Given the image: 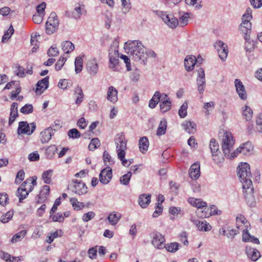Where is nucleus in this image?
Returning a JSON list of instances; mask_svg holds the SVG:
<instances>
[{
	"label": "nucleus",
	"instance_id": "49530a36",
	"mask_svg": "<svg viewBox=\"0 0 262 262\" xmlns=\"http://www.w3.org/2000/svg\"><path fill=\"white\" fill-rule=\"evenodd\" d=\"M180 245L178 243H171L169 244L165 245V248L170 252H175L178 249Z\"/></svg>",
	"mask_w": 262,
	"mask_h": 262
},
{
	"label": "nucleus",
	"instance_id": "7ed1b4c3",
	"mask_svg": "<svg viewBox=\"0 0 262 262\" xmlns=\"http://www.w3.org/2000/svg\"><path fill=\"white\" fill-rule=\"evenodd\" d=\"M237 175L243 185L247 184V181H251L250 165L247 163H241L238 166Z\"/></svg>",
	"mask_w": 262,
	"mask_h": 262
},
{
	"label": "nucleus",
	"instance_id": "4c0bfd02",
	"mask_svg": "<svg viewBox=\"0 0 262 262\" xmlns=\"http://www.w3.org/2000/svg\"><path fill=\"white\" fill-rule=\"evenodd\" d=\"M53 173V170L49 169L45 171L42 174V179L46 184H49L51 181V177Z\"/></svg>",
	"mask_w": 262,
	"mask_h": 262
},
{
	"label": "nucleus",
	"instance_id": "603ef678",
	"mask_svg": "<svg viewBox=\"0 0 262 262\" xmlns=\"http://www.w3.org/2000/svg\"><path fill=\"white\" fill-rule=\"evenodd\" d=\"M190 13H185L183 16L180 17L179 24L181 27H184L188 24V18Z\"/></svg>",
	"mask_w": 262,
	"mask_h": 262
},
{
	"label": "nucleus",
	"instance_id": "4d7b16f0",
	"mask_svg": "<svg viewBox=\"0 0 262 262\" xmlns=\"http://www.w3.org/2000/svg\"><path fill=\"white\" fill-rule=\"evenodd\" d=\"M68 136L73 139H77L80 137V133L77 129L72 128L69 130Z\"/></svg>",
	"mask_w": 262,
	"mask_h": 262
},
{
	"label": "nucleus",
	"instance_id": "58836bf2",
	"mask_svg": "<svg viewBox=\"0 0 262 262\" xmlns=\"http://www.w3.org/2000/svg\"><path fill=\"white\" fill-rule=\"evenodd\" d=\"M83 67V60L80 56H78L76 58L75 61V72L76 73H80Z\"/></svg>",
	"mask_w": 262,
	"mask_h": 262
},
{
	"label": "nucleus",
	"instance_id": "2f4dec72",
	"mask_svg": "<svg viewBox=\"0 0 262 262\" xmlns=\"http://www.w3.org/2000/svg\"><path fill=\"white\" fill-rule=\"evenodd\" d=\"M243 111V116L246 121H250L253 116V111L252 109L245 105L242 108Z\"/></svg>",
	"mask_w": 262,
	"mask_h": 262
},
{
	"label": "nucleus",
	"instance_id": "a18cd8bd",
	"mask_svg": "<svg viewBox=\"0 0 262 262\" xmlns=\"http://www.w3.org/2000/svg\"><path fill=\"white\" fill-rule=\"evenodd\" d=\"M222 213L221 210L217 209V207L214 205H211L209 207V213L204 215V216L209 217L213 215H220Z\"/></svg>",
	"mask_w": 262,
	"mask_h": 262
},
{
	"label": "nucleus",
	"instance_id": "f8f14e48",
	"mask_svg": "<svg viewBox=\"0 0 262 262\" xmlns=\"http://www.w3.org/2000/svg\"><path fill=\"white\" fill-rule=\"evenodd\" d=\"M214 46L217 51L219 57L222 60L224 61L228 55L227 46L223 41H219L215 42Z\"/></svg>",
	"mask_w": 262,
	"mask_h": 262
},
{
	"label": "nucleus",
	"instance_id": "f257e3e1",
	"mask_svg": "<svg viewBox=\"0 0 262 262\" xmlns=\"http://www.w3.org/2000/svg\"><path fill=\"white\" fill-rule=\"evenodd\" d=\"M125 49H128L130 56L135 61L141 60L144 64L147 59L146 48L140 41L133 40L130 42H125Z\"/></svg>",
	"mask_w": 262,
	"mask_h": 262
},
{
	"label": "nucleus",
	"instance_id": "1a4fd4ad",
	"mask_svg": "<svg viewBox=\"0 0 262 262\" xmlns=\"http://www.w3.org/2000/svg\"><path fill=\"white\" fill-rule=\"evenodd\" d=\"M157 15L160 17L164 23L170 28H175L179 25L178 19L172 16L167 14L165 12L160 11H154Z\"/></svg>",
	"mask_w": 262,
	"mask_h": 262
},
{
	"label": "nucleus",
	"instance_id": "4468645a",
	"mask_svg": "<svg viewBox=\"0 0 262 262\" xmlns=\"http://www.w3.org/2000/svg\"><path fill=\"white\" fill-rule=\"evenodd\" d=\"M86 68L88 73L91 76H95L98 72V63L95 58H91L88 60Z\"/></svg>",
	"mask_w": 262,
	"mask_h": 262
},
{
	"label": "nucleus",
	"instance_id": "a211bd4d",
	"mask_svg": "<svg viewBox=\"0 0 262 262\" xmlns=\"http://www.w3.org/2000/svg\"><path fill=\"white\" fill-rule=\"evenodd\" d=\"M54 135V132L52 130V127H47L40 134V140L42 144L48 143Z\"/></svg>",
	"mask_w": 262,
	"mask_h": 262
},
{
	"label": "nucleus",
	"instance_id": "412c9836",
	"mask_svg": "<svg viewBox=\"0 0 262 262\" xmlns=\"http://www.w3.org/2000/svg\"><path fill=\"white\" fill-rule=\"evenodd\" d=\"M119 63V53L118 51H115L114 54H110V65L109 67L113 71H117L116 66Z\"/></svg>",
	"mask_w": 262,
	"mask_h": 262
},
{
	"label": "nucleus",
	"instance_id": "5701e85b",
	"mask_svg": "<svg viewBox=\"0 0 262 262\" xmlns=\"http://www.w3.org/2000/svg\"><path fill=\"white\" fill-rule=\"evenodd\" d=\"M249 223L247 222L246 219L243 215L239 214L236 217V226L238 230L243 229V228H248Z\"/></svg>",
	"mask_w": 262,
	"mask_h": 262
},
{
	"label": "nucleus",
	"instance_id": "6e6552de",
	"mask_svg": "<svg viewBox=\"0 0 262 262\" xmlns=\"http://www.w3.org/2000/svg\"><path fill=\"white\" fill-rule=\"evenodd\" d=\"M151 243L154 247L158 249H162L165 247V239L161 233L155 231L150 233Z\"/></svg>",
	"mask_w": 262,
	"mask_h": 262
},
{
	"label": "nucleus",
	"instance_id": "b1692460",
	"mask_svg": "<svg viewBox=\"0 0 262 262\" xmlns=\"http://www.w3.org/2000/svg\"><path fill=\"white\" fill-rule=\"evenodd\" d=\"M183 129L189 134H194L196 132V124L194 122L185 121L182 124Z\"/></svg>",
	"mask_w": 262,
	"mask_h": 262
},
{
	"label": "nucleus",
	"instance_id": "f3484780",
	"mask_svg": "<svg viewBox=\"0 0 262 262\" xmlns=\"http://www.w3.org/2000/svg\"><path fill=\"white\" fill-rule=\"evenodd\" d=\"M49 76H47L37 82L35 91L37 95L41 94L47 89L49 86Z\"/></svg>",
	"mask_w": 262,
	"mask_h": 262
},
{
	"label": "nucleus",
	"instance_id": "79ce46f5",
	"mask_svg": "<svg viewBox=\"0 0 262 262\" xmlns=\"http://www.w3.org/2000/svg\"><path fill=\"white\" fill-rule=\"evenodd\" d=\"M132 175V172L129 171L127 173L121 177L120 178V183L124 185H127L129 184Z\"/></svg>",
	"mask_w": 262,
	"mask_h": 262
},
{
	"label": "nucleus",
	"instance_id": "e2e57ef3",
	"mask_svg": "<svg viewBox=\"0 0 262 262\" xmlns=\"http://www.w3.org/2000/svg\"><path fill=\"white\" fill-rule=\"evenodd\" d=\"M252 10L251 8H248L247 9L246 13L243 15L242 20H245L250 22L252 19Z\"/></svg>",
	"mask_w": 262,
	"mask_h": 262
},
{
	"label": "nucleus",
	"instance_id": "69168bd1",
	"mask_svg": "<svg viewBox=\"0 0 262 262\" xmlns=\"http://www.w3.org/2000/svg\"><path fill=\"white\" fill-rule=\"evenodd\" d=\"M59 51L55 46L51 47L48 51V55L49 57L56 56L58 55Z\"/></svg>",
	"mask_w": 262,
	"mask_h": 262
},
{
	"label": "nucleus",
	"instance_id": "20e7f679",
	"mask_svg": "<svg viewBox=\"0 0 262 262\" xmlns=\"http://www.w3.org/2000/svg\"><path fill=\"white\" fill-rule=\"evenodd\" d=\"M115 143L118 158H123L125 156L127 144L124 134L122 133L117 134L115 138Z\"/></svg>",
	"mask_w": 262,
	"mask_h": 262
},
{
	"label": "nucleus",
	"instance_id": "bf43d9fd",
	"mask_svg": "<svg viewBox=\"0 0 262 262\" xmlns=\"http://www.w3.org/2000/svg\"><path fill=\"white\" fill-rule=\"evenodd\" d=\"M13 212L9 211L1 217V221L3 223H6L12 217Z\"/></svg>",
	"mask_w": 262,
	"mask_h": 262
},
{
	"label": "nucleus",
	"instance_id": "de8ad7c7",
	"mask_svg": "<svg viewBox=\"0 0 262 262\" xmlns=\"http://www.w3.org/2000/svg\"><path fill=\"white\" fill-rule=\"evenodd\" d=\"M188 108V103L185 101L181 106L179 110V115L182 118H185L187 114V110Z\"/></svg>",
	"mask_w": 262,
	"mask_h": 262
},
{
	"label": "nucleus",
	"instance_id": "9d476101",
	"mask_svg": "<svg viewBox=\"0 0 262 262\" xmlns=\"http://www.w3.org/2000/svg\"><path fill=\"white\" fill-rule=\"evenodd\" d=\"M71 189L73 192L79 195L86 194L88 192L86 185L81 180H73Z\"/></svg>",
	"mask_w": 262,
	"mask_h": 262
},
{
	"label": "nucleus",
	"instance_id": "aec40b11",
	"mask_svg": "<svg viewBox=\"0 0 262 262\" xmlns=\"http://www.w3.org/2000/svg\"><path fill=\"white\" fill-rule=\"evenodd\" d=\"M189 177L192 179L196 180L200 176V164L195 163L193 164L189 170Z\"/></svg>",
	"mask_w": 262,
	"mask_h": 262
},
{
	"label": "nucleus",
	"instance_id": "cd10ccee",
	"mask_svg": "<svg viewBox=\"0 0 262 262\" xmlns=\"http://www.w3.org/2000/svg\"><path fill=\"white\" fill-rule=\"evenodd\" d=\"M26 187V183H23L17 190L16 195L19 198V202H21L29 194Z\"/></svg>",
	"mask_w": 262,
	"mask_h": 262
},
{
	"label": "nucleus",
	"instance_id": "f704fd0d",
	"mask_svg": "<svg viewBox=\"0 0 262 262\" xmlns=\"http://www.w3.org/2000/svg\"><path fill=\"white\" fill-rule=\"evenodd\" d=\"M167 127V122L166 120H161L157 130V136L164 135Z\"/></svg>",
	"mask_w": 262,
	"mask_h": 262
},
{
	"label": "nucleus",
	"instance_id": "c85d7f7f",
	"mask_svg": "<svg viewBox=\"0 0 262 262\" xmlns=\"http://www.w3.org/2000/svg\"><path fill=\"white\" fill-rule=\"evenodd\" d=\"M139 146L140 151L143 154L145 153L149 146L148 138L145 136L141 138L139 141Z\"/></svg>",
	"mask_w": 262,
	"mask_h": 262
},
{
	"label": "nucleus",
	"instance_id": "864d4df0",
	"mask_svg": "<svg viewBox=\"0 0 262 262\" xmlns=\"http://www.w3.org/2000/svg\"><path fill=\"white\" fill-rule=\"evenodd\" d=\"M256 129L257 132L262 133V113L258 115L256 120Z\"/></svg>",
	"mask_w": 262,
	"mask_h": 262
},
{
	"label": "nucleus",
	"instance_id": "ddd939ff",
	"mask_svg": "<svg viewBox=\"0 0 262 262\" xmlns=\"http://www.w3.org/2000/svg\"><path fill=\"white\" fill-rule=\"evenodd\" d=\"M112 178V170L110 167H106L101 170L99 174V181L103 184H108Z\"/></svg>",
	"mask_w": 262,
	"mask_h": 262
},
{
	"label": "nucleus",
	"instance_id": "72a5a7b5",
	"mask_svg": "<svg viewBox=\"0 0 262 262\" xmlns=\"http://www.w3.org/2000/svg\"><path fill=\"white\" fill-rule=\"evenodd\" d=\"M74 45L70 41H65L62 43V49L65 53H69L74 50Z\"/></svg>",
	"mask_w": 262,
	"mask_h": 262
},
{
	"label": "nucleus",
	"instance_id": "338daca9",
	"mask_svg": "<svg viewBox=\"0 0 262 262\" xmlns=\"http://www.w3.org/2000/svg\"><path fill=\"white\" fill-rule=\"evenodd\" d=\"M118 91L113 86H110L108 88L107 92V98H113L117 96Z\"/></svg>",
	"mask_w": 262,
	"mask_h": 262
},
{
	"label": "nucleus",
	"instance_id": "473e14b6",
	"mask_svg": "<svg viewBox=\"0 0 262 262\" xmlns=\"http://www.w3.org/2000/svg\"><path fill=\"white\" fill-rule=\"evenodd\" d=\"M70 202L72 204L74 209L76 211H79L82 209L85 205L83 203L80 202L78 201L77 199L73 198L70 200Z\"/></svg>",
	"mask_w": 262,
	"mask_h": 262
},
{
	"label": "nucleus",
	"instance_id": "5fc2aeb1",
	"mask_svg": "<svg viewBox=\"0 0 262 262\" xmlns=\"http://www.w3.org/2000/svg\"><path fill=\"white\" fill-rule=\"evenodd\" d=\"M72 84L70 81L67 79H61L58 84V86L59 88L62 89H66L68 87L71 86Z\"/></svg>",
	"mask_w": 262,
	"mask_h": 262
},
{
	"label": "nucleus",
	"instance_id": "7c9ffc66",
	"mask_svg": "<svg viewBox=\"0 0 262 262\" xmlns=\"http://www.w3.org/2000/svg\"><path fill=\"white\" fill-rule=\"evenodd\" d=\"M194 224L200 231H209L212 228V227L210 224L205 221H196Z\"/></svg>",
	"mask_w": 262,
	"mask_h": 262
},
{
	"label": "nucleus",
	"instance_id": "f03ea898",
	"mask_svg": "<svg viewBox=\"0 0 262 262\" xmlns=\"http://www.w3.org/2000/svg\"><path fill=\"white\" fill-rule=\"evenodd\" d=\"M234 143L235 141L232 134L230 132H226L224 134L222 138V149L224 156L227 158L231 159Z\"/></svg>",
	"mask_w": 262,
	"mask_h": 262
},
{
	"label": "nucleus",
	"instance_id": "9b49d317",
	"mask_svg": "<svg viewBox=\"0 0 262 262\" xmlns=\"http://www.w3.org/2000/svg\"><path fill=\"white\" fill-rule=\"evenodd\" d=\"M35 123L29 124L27 122L21 121L19 123L17 133L18 134H24L28 135H31L35 129Z\"/></svg>",
	"mask_w": 262,
	"mask_h": 262
},
{
	"label": "nucleus",
	"instance_id": "3c124183",
	"mask_svg": "<svg viewBox=\"0 0 262 262\" xmlns=\"http://www.w3.org/2000/svg\"><path fill=\"white\" fill-rule=\"evenodd\" d=\"M56 149V147L54 145L49 146L46 150L47 157L49 159H51L54 155Z\"/></svg>",
	"mask_w": 262,
	"mask_h": 262
},
{
	"label": "nucleus",
	"instance_id": "a878e982",
	"mask_svg": "<svg viewBox=\"0 0 262 262\" xmlns=\"http://www.w3.org/2000/svg\"><path fill=\"white\" fill-rule=\"evenodd\" d=\"M151 195L150 194H142L139 197L138 203L142 208H146L150 203Z\"/></svg>",
	"mask_w": 262,
	"mask_h": 262
},
{
	"label": "nucleus",
	"instance_id": "c9c22d12",
	"mask_svg": "<svg viewBox=\"0 0 262 262\" xmlns=\"http://www.w3.org/2000/svg\"><path fill=\"white\" fill-rule=\"evenodd\" d=\"M171 101L168 99H164L162 102L160 103V107L161 111L163 113H165L170 110L171 107Z\"/></svg>",
	"mask_w": 262,
	"mask_h": 262
},
{
	"label": "nucleus",
	"instance_id": "a19ab883",
	"mask_svg": "<svg viewBox=\"0 0 262 262\" xmlns=\"http://www.w3.org/2000/svg\"><path fill=\"white\" fill-rule=\"evenodd\" d=\"M100 145V140L97 138H94L91 141L89 145V148L90 150L93 151L95 149L99 147Z\"/></svg>",
	"mask_w": 262,
	"mask_h": 262
},
{
	"label": "nucleus",
	"instance_id": "39448f33",
	"mask_svg": "<svg viewBox=\"0 0 262 262\" xmlns=\"http://www.w3.org/2000/svg\"><path fill=\"white\" fill-rule=\"evenodd\" d=\"M247 184L243 185V193L247 204L250 206H253L255 204L254 196V188L251 181H247Z\"/></svg>",
	"mask_w": 262,
	"mask_h": 262
},
{
	"label": "nucleus",
	"instance_id": "4be33fe9",
	"mask_svg": "<svg viewBox=\"0 0 262 262\" xmlns=\"http://www.w3.org/2000/svg\"><path fill=\"white\" fill-rule=\"evenodd\" d=\"M246 253L248 257L252 261H256L260 257V252L255 248L246 247Z\"/></svg>",
	"mask_w": 262,
	"mask_h": 262
},
{
	"label": "nucleus",
	"instance_id": "0e129e2a",
	"mask_svg": "<svg viewBox=\"0 0 262 262\" xmlns=\"http://www.w3.org/2000/svg\"><path fill=\"white\" fill-rule=\"evenodd\" d=\"M163 206H160L159 204H156L155 206V210L152 214V217L156 218L161 214L163 211Z\"/></svg>",
	"mask_w": 262,
	"mask_h": 262
},
{
	"label": "nucleus",
	"instance_id": "37998d69",
	"mask_svg": "<svg viewBox=\"0 0 262 262\" xmlns=\"http://www.w3.org/2000/svg\"><path fill=\"white\" fill-rule=\"evenodd\" d=\"M27 234V230H24L21 231L20 232L15 234L11 239V242L13 243H16L20 239L23 238L24 236Z\"/></svg>",
	"mask_w": 262,
	"mask_h": 262
},
{
	"label": "nucleus",
	"instance_id": "09e8293b",
	"mask_svg": "<svg viewBox=\"0 0 262 262\" xmlns=\"http://www.w3.org/2000/svg\"><path fill=\"white\" fill-rule=\"evenodd\" d=\"M14 32L13 27L11 25L8 30L5 32L4 36L2 37V41L5 42L6 40H8L12 36Z\"/></svg>",
	"mask_w": 262,
	"mask_h": 262
},
{
	"label": "nucleus",
	"instance_id": "2eb2a0df",
	"mask_svg": "<svg viewBox=\"0 0 262 262\" xmlns=\"http://www.w3.org/2000/svg\"><path fill=\"white\" fill-rule=\"evenodd\" d=\"M197 83L198 91L200 93H202L206 85L205 79V72L203 68H200L198 71Z\"/></svg>",
	"mask_w": 262,
	"mask_h": 262
},
{
	"label": "nucleus",
	"instance_id": "dca6fc26",
	"mask_svg": "<svg viewBox=\"0 0 262 262\" xmlns=\"http://www.w3.org/2000/svg\"><path fill=\"white\" fill-rule=\"evenodd\" d=\"M209 147L211 150L213 160L218 162L219 161L218 154H220L219 151V145L214 139H211L210 141Z\"/></svg>",
	"mask_w": 262,
	"mask_h": 262
},
{
	"label": "nucleus",
	"instance_id": "c03bdc74",
	"mask_svg": "<svg viewBox=\"0 0 262 262\" xmlns=\"http://www.w3.org/2000/svg\"><path fill=\"white\" fill-rule=\"evenodd\" d=\"M84 6L78 5L76 6L74 11L73 12V16L75 18H79L82 14V12L84 11Z\"/></svg>",
	"mask_w": 262,
	"mask_h": 262
},
{
	"label": "nucleus",
	"instance_id": "774afa93",
	"mask_svg": "<svg viewBox=\"0 0 262 262\" xmlns=\"http://www.w3.org/2000/svg\"><path fill=\"white\" fill-rule=\"evenodd\" d=\"M95 216V213L93 211H90L84 213L82 217L83 222H86L93 219Z\"/></svg>",
	"mask_w": 262,
	"mask_h": 262
},
{
	"label": "nucleus",
	"instance_id": "6ab92c4d",
	"mask_svg": "<svg viewBox=\"0 0 262 262\" xmlns=\"http://www.w3.org/2000/svg\"><path fill=\"white\" fill-rule=\"evenodd\" d=\"M197 59L193 55H188L184 60V66L187 71H192L196 64Z\"/></svg>",
	"mask_w": 262,
	"mask_h": 262
},
{
	"label": "nucleus",
	"instance_id": "13d9d810",
	"mask_svg": "<svg viewBox=\"0 0 262 262\" xmlns=\"http://www.w3.org/2000/svg\"><path fill=\"white\" fill-rule=\"evenodd\" d=\"M239 230H235L233 229H231L230 227L227 229V233L226 234V236L229 238H234L235 236L238 234L239 233Z\"/></svg>",
	"mask_w": 262,
	"mask_h": 262
},
{
	"label": "nucleus",
	"instance_id": "0eeeda50",
	"mask_svg": "<svg viewBox=\"0 0 262 262\" xmlns=\"http://www.w3.org/2000/svg\"><path fill=\"white\" fill-rule=\"evenodd\" d=\"M253 150V146L252 143L249 141L246 142L241 144L239 147L232 151L231 159L236 157L239 153H241L245 156H250L252 154Z\"/></svg>",
	"mask_w": 262,
	"mask_h": 262
},
{
	"label": "nucleus",
	"instance_id": "6e6d98bb",
	"mask_svg": "<svg viewBox=\"0 0 262 262\" xmlns=\"http://www.w3.org/2000/svg\"><path fill=\"white\" fill-rule=\"evenodd\" d=\"M33 107L32 104H26L20 109V112L24 114H28L33 112Z\"/></svg>",
	"mask_w": 262,
	"mask_h": 262
},
{
	"label": "nucleus",
	"instance_id": "c756f323",
	"mask_svg": "<svg viewBox=\"0 0 262 262\" xmlns=\"http://www.w3.org/2000/svg\"><path fill=\"white\" fill-rule=\"evenodd\" d=\"M17 103L13 102L11 106V112L9 120V124L11 125L18 116Z\"/></svg>",
	"mask_w": 262,
	"mask_h": 262
},
{
	"label": "nucleus",
	"instance_id": "393cba45",
	"mask_svg": "<svg viewBox=\"0 0 262 262\" xmlns=\"http://www.w3.org/2000/svg\"><path fill=\"white\" fill-rule=\"evenodd\" d=\"M235 86L236 88V92L241 98H246V92L245 90V87L240 80L236 79L234 81Z\"/></svg>",
	"mask_w": 262,
	"mask_h": 262
},
{
	"label": "nucleus",
	"instance_id": "ea45409f",
	"mask_svg": "<svg viewBox=\"0 0 262 262\" xmlns=\"http://www.w3.org/2000/svg\"><path fill=\"white\" fill-rule=\"evenodd\" d=\"M103 159L105 165L107 167H109L114 163V162L112 159L111 156L107 151H104L103 155Z\"/></svg>",
	"mask_w": 262,
	"mask_h": 262
},
{
	"label": "nucleus",
	"instance_id": "e433bc0d",
	"mask_svg": "<svg viewBox=\"0 0 262 262\" xmlns=\"http://www.w3.org/2000/svg\"><path fill=\"white\" fill-rule=\"evenodd\" d=\"M120 217L121 216L120 214L112 212L108 215L107 219L112 225H114L118 222Z\"/></svg>",
	"mask_w": 262,
	"mask_h": 262
},
{
	"label": "nucleus",
	"instance_id": "bb28decb",
	"mask_svg": "<svg viewBox=\"0 0 262 262\" xmlns=\"http://www.w3.org/2000/svg\"><path fill=\"white\" fill-rule=\"evenodd\" d=\"M188 202L192 206L197 207L199 210L207 206V203L203 201L200 199H195L191 197L188 199Z\"/></svg>",
	"mask_w": 262,
	"mask_h": 262
},
{
	"label": "nucleus",
	"instance_id": "680f3d73",
	"mask_svg": "<svg viewBox=\"0 0 262 262\" xmlns=\"http://www.w3.org/2000/svg\"><path fill=\"white\" fill-rule=\"evenodd\" d=\"M244 25H241L239 27L240 31L244 33L245 36L244 37L246 40H250V34L251 33V29H247L243 27Z\"/></svg>",
	"mask_w": 262,
	"mask_h": 262
},
{
	"label": "nucleus",
	"instance_id": "052dcab7",
	"mask_svg": "<svg viewBox=\"0 0 262 262\" xmlns=\"http://www.w3.org/2000/svg\"><path fill=\"white\" fill-rule=\"evenodd\" d=\"M67 60V59L66 57H64L63 56H61L60 58L58 59L56 63L55 66V68L56 71L60 70L62 66L65 63L66 61Z\"/></svg>",
	"mask_w": 262,
	"mask_h": 262
},
{
	"label": "nucleus",
	"instance_id": "8fccbe9b",
	"mask_svg": "<svg viewBox=\"0 0 262 262\" xmlns=\"http://www.w3.org/2000/svg\"><path fill=\"white\" fill-rule=\"evenodd\" d=\"M50 192V187L48 185H44L39 194V198L41 199H46L47 196L49 195Z\"/></svg>",
	"mask_w": 262,
	"mask_h": 262
},
{
	"label": "nucleus",
	"instance_id": "423d86ee",
	"mask_svg": "<svg viewBox=\"0 0 262 262\" xmlns=\"http://www.w3.org/2000/svg\"><path fill=\"white\" fill-rule=\"evenodd\" d=\"M59 20L55 13H51L46 24V32L49 35L53 34L58 29Z\"/></svg>",
	"mask_w": 262,
	"mask_h": 262
}]
</instances>
